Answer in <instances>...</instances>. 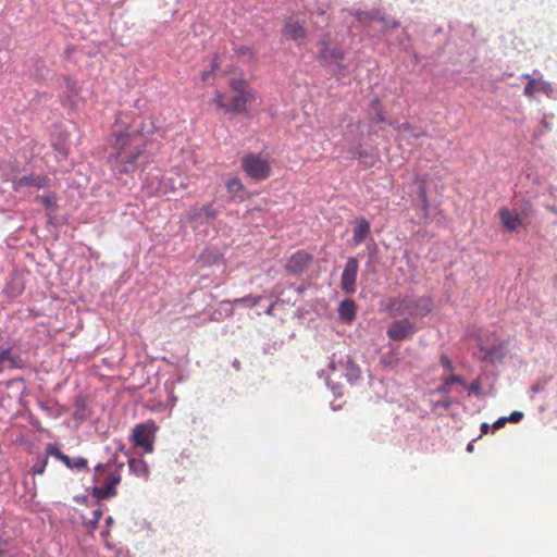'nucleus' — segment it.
<instances>
[{
    "instance_id": "obj_1",
    "label": "nucleus",
    "mask_w": 557,
    "mask_h": 557,
    "mask_svg": "<svg viewBox=\"0 0 557 557\" xmlns=\"http://www.w3.org/2000/svg\"><path fill=\"white\" fill-rule=\"evenodd\" d=\"M157 131L152 117L140 116L125 131L114 135L113 150L109 157L112 170L129 173L136 169L137 159L143 154L148 137Z\"/></svg>"
},
{
    "instance_id": "obj_19",
    "label": "nucleus",
    "mask_w": 557,
    "mask_h": 557,
    "mask_svg": "<svg viewBox=\"0 0 557 557\" xmlns=\"http://www.w3.org/2000/svg\"><path fill=\"white\" fill-rule=\"evenodd\" d=\"M522 77L529 81L523 89L527 97H533L536 92L545 91L549 87L545 81L532 78L529 74H524Z\"/></svg>"
},
{
    "instance_id": "obj_41",
    "label": "nucleus",
    "mask_w": 557,
    "mask_h": 557,
    "mask_svg": "<svg viewBox=\"0 0 557 557\" xmlns=\"http://www.w3.org/2000/svg\"><path fill=\"white\" fill-rule=\"evenodd\" d=\"M59 151H60V153H61L64 158L66 157V151H65V150H63V149H62V150H61V149H59Z\"/></svg>"
},
{
    "instance_id": "obj_18",
    "label": "nucleus",
    "mask_w": 557,
    "mask_h": 557,
    "mask_svg": "<svg viewBox=\"0 0 557 557\" xmlns=\"http://www.w3.org/2000/svg\"><path fill=\"white\" fill-rule=\"evenodd\" d=\"M228 197L234 202L244 201L245 186L238 177L228 180L225 184Z\"/></svg>"
},
{
    "instance_id": "obj_7",
    "label": "nucleus",
    "mask_w": 557,
    "mask_h": 557,
    "mask_svg": "<svg viewBox=\"0 0 557 557\" xmlns=\"http://www.w3.org/2000/svg\"><path fill=\"white\" fill-rule=\"evenodd\" d=\"M416 333V325L408 319L395 320L386 330V335L392 341L410 339Z\"/></svg>"
},
{
    "instance_id": "obj_26",
    "label": "nucleus",
    "mask_w": 557,
    "mask_h": 557,
    "mask_svg": "<svg viewBox=\"0 0 557 557\" xmlns=\"http://www.w3.org/2000/svg\"><path fill=\"white\" fill-rule=\"evenodd\" d=\"M63 82L66 88L67 97H77L79 94L77 82L69 76H64Z\"/></svg>"
},
{
    "instance_id": "obj_20",
    "label": "nucleus",
    "mask_w": 557,
    "mask_h": 557,
    "mask_svg": "<svg viewBox=\"0 0 557 557\" xmlns=\"http://www.w3.org/2000/svg\"><path fill=\"white\" fill-rule=\"evenodd\" d=\"M357 307L354 300L345 299L339 304L338 315L342 321L350 323L356 318Z\"/></svg>"
},
{
    "instance_id": "obj_13",
    "label": "nucleus",
    "mask_w": 557,
    "mask_h": 557,
    "mask_svg": "<svg viewBox=\"0 0 557 557\" xmlns=\"http://www.w3.org/2000/svg\"><path fill=\"white\" fill-rule=\"evenodd\" d=\"M498 216L502 225L507 232H517L519 227L523 225V220L520 214L513 213L507 208H500L498 210Z\"/></svg>"
},
{
    "instance_id": "obj_24",
    "label": "nucleus",
    "mask_w": 557,
    "mask_h": 557,
    "mask_svg": "<svg viewBox=\"0 0 557 557\" xmlns=\"http://www.w3.org/2000/svg\"><path fill=\"white\" fill-rule=\"evenodd\" d=\"M102 517V510L100 507L91 512V518L84 521L85 527L91 532L98 528L99 521Z\"/></svg>"
},
{
    "instance_id": "obj_34",
    "label": "nucleus",
    "mask_w": 557,
    "mask_h": 557,
    "mask_svg": "<svg viewBox=\"0 0 557 557\" xmlns=\"http://www.w3.org/2000/svg\"><path fill=\"white\" fill-rule=\"evenodd\" d=\"M507 422V418L506 417H502V418H498L494 423H493V429L494 430H499L500 428H503Z\"/></svg>"
},
{
    "instance_id": "obj_31",
    "label": "nucleus",
    "mask_w": 557,
    "mask_h": 557,
    "mask_svg": "<svg viewBox=\"0 0 557 557\" xmlns=\"http://www.w3.org/2000/svg\"><path fill=\"white\" fill-rule=\"evenodd\" d=\"M440 363L442 364V367H444L445 369H447L449 371L454 370L453 362L450 361V359L446 355H442L441 356Z\"/></svg>"
},
{
    "instance_id": "obj_42",
    "label": "nucleus",
    "mask_w": 557,
    "mask_h": 557,
    "mask_svg": "<svg viewBox=\"0 0 557 557\" xmlns=\"http://www.w3.org/2000/svg\"><path fill=\"white\" fill-rule=\"evenodd\" d=\"M471 449H472V445H471V444H469V445H468V450H471Z\"/></svg>"
},
{
    "instance_id": "obj_29",
    "label": "nucleus",
    "mask_w": 557,
    "mask_h": 557,
    "mask_svg": "<svg viewBox=\"0 0 557 557\" xmlns=\"http://www.w3.org/2000/svg\"><path fill=\"white\" fill-rule=\"evenodd\" d=\"M48 455L46 454V457L37 465L32 467V472L34 474H42L46 470V467L48 465Z\"/></svg>"
},
{
    "instance_id": "obj_32",
    "label": "nucleus",
    "mask_w": 557,
    "mask_h": 557,
    "mask_svg": "<svg viewBox=\"0 0 557 557\" xmlns=\"http://www.w3.org/2000/svg\"><path fill=\"white\" fill-rule=\"evenodd\" d=\"M507 418V422L518 423L523 418V412L521 411H513L510 413Z\"/></svg>"
},
{
    "instance_id": "obj_33",
    "label": "nucleus",
    "mask_w": 557,
    "mask_h": 557,
    "mask_svg": "<svg viewBox=\"0 0 557 557\" xmlns=\"http://www.w3.org/2000/svg\"><path fill=\"white\" fill-rule=\"evenodd\" d=\"M372 17V14L371 13H367V12H362V11H358L356 13V18L359 21V22H366L368 18H371Z\"/></svg>"
},
{
    "instance_id": "obj_22",
    "label": "nucleus",
    "mask_w": 557,
    "mask_h": 557,
    "mask_svg": "<svg viewBox=\"0 0 557 557\" xmlns=\"http://www.w3.org/2000/svg\"><path fill=\"white\" fill-rule=\"evenodd\" d=\"M15 187L18 188V187H22V186H32V187H36V188H42L45 187L46 185V180L41 176H37V175H25L18 180L15 181Z\"/></svg>"
},
{
    "instance_id": "obj_15",
    "label": "nucleus",
    "mask_w": 557,
    "mask_h": 557,
    "mask_svg": "<svg viewBox=\"0 0 557 557\" xmlns=\"http://www.w3.org/2000/svg\"><path fill=\"white\" fill-rule=\"evenodd\" d=\"M25 362L21 356L12 354L11 348L0 351V371L4 369H23Z\"/></svg>"
},
{
    "instance_id": "obj_5",
    "label": "nucleus",
    "mask_w": 557,
    "mask_h": 557,
    "mask_svg": "<svg viewBox=\"0 0 557 557\" xmlns=\"http://www.w3.org/2000/svg\"><path fill=\"white\" fill-rule=\"evenodd\" d=\"M240 166L245 174L255 181H264L272 172L269 160L253 152L247 153L242 158Z\"/></svg>"
},
{
    "instance_id": "obj_27",
    "label": "nucleus",
    "mask_w": 557,
    "mask_h": 557,
    "mask_svg": "<svg viewBox=\"0 0 557 557\" xmlns=\"http://www.w3.org/2000/svg\"><path fill=\"white\" fill-rule=\"evenodd\" d=\"M187 219L191 223H202L201 209L198 207L190 208L187 213Z\"/></svg>"
},
{
    "instance_id": "obj_25",
    "label": "nucleus",
    "mask_w": 557,
    "mask_h": 557,
    "mask_svg": "<svg viewBox=\"0 0 557 557\" xmlns=\"http://www.w3.org/2000/svg\"><path fill=\"white\" fill-rule=\"evenodd\" d=\"M261 299H262V296H246V297H242V298H236V299L232 300L231 302L234 305L243 304L246 307L253 308L259 305Z\"/></svg>"
},
{
    "instance_id": "obj_40",
    "label": "nucleus",
    "mask_w": 557,
    "mask_h": 557,
    "mask_svg": "<svg viewBox=\"0 0 557 557\" xmlns=\"http://www.w3.org/2000/svg\"><path fill=\"white\" fill-rule=\"evenodd\" d=\"M106 522H107L108 525H111L113 523V518L112 517H108Z\"/></svg>"
},
{
    "instance_id": "obj_21",
    "label": "nucleus",
    "mask_w": 557,
    "mask_h": 557,
    "mask_svg": "<svg viewBox=\"0 0 557 557\" xmlns=\"http://www.w3.org/2000/svg\"><path fill=\"white\" fill-rule=\"evenodd\" d=\"M128 468L129 471L137 478L148 480L149 467L145 460L139 458H132L128 460Z\"/></svg>"
},
{
    "instance_id": "obj_17",
    "label": "nucleus",
    "mask_w": 557,
    "mask_h": 557,
    "mask_svg": "<svg viewBox=\"0 0 557 557\" xmlns=\"http://www.w3.org/2000/svg\"><path fill=\"white\" fill-rule=\"evenodd\" d=\"M394 129H396L400 134H405L406 139H419L426 135V131L422 127L414 126L408 122L405 123H394Z\"/></svg>"
},
{
    "instance_id": "obj_39",
    "label": "nucleus",
    "mask_w": 557,
    "mask_h": 557,
    "mask_svg": "<svg viewBox=\"0 0 557 557\" xmlns=\"http://www.w3.org/2000/svg\"><path fill=\"white\" fill-rule=\"evenodd\" d=\"M210 75H211V72H202L201 79L203 82H206L209 78Z\"/></svg>"
},
{
    "instance_id": "obj_28",
    "label": "nucleus",
    "mask_w": 557,
    "mask_h": 557,
    "mask_svg": "<svg viewBox=\"0 0 557 557\" xmlns=\"http://www.w3.org/2000/svg\"><path fill=\"white\" fill-rule=\"evenodd\" d=\"M202 216L207 219H215L216 218V210L213 208L212 202H208L203 205L201 208Z\"/></svg>"
},
{
    "instance_id": "obj_6",
    "label": "nucleus",
    "mask_w": 557,
    "mask_h": 557,
    "mask_svg": "<svg viewBox=\"0 0 557 557\" xmlns=\"http://www.w3.org/2000/svg\"><path fill=\"white\" fill-rule=\"evenodd\" d=\"M312 261L313 257L311 253L298 250L286 259L284 269L287 273L299 276L309 268Z\"/></svg>"
},
{
    "instance_id": "obj_38",
    "label": "nucleus",
    "mask_w": 557,
    "mask_h": 557,
    "mask_svg": "<svg viewBox=\"0 0 557 557\" xmlns=\"http://www.w3.org/2000/svg\"><path fill=\"white\" fill-rule=\"evenodd\" d=\"M357 154L360 159H362L366 156L360 144L358 145V148H357Z\"/></svg>"
},
{
    "instance_id": "obj_12",
    "label": "nucleus",
    "mask_w": 557,
    "mask_h": 557,
    "mask_svg": "<svg viewBox=\"0 0 557 557\" xmlns=\"http://www.w3.org/2000/svg\"><path fill=\"white\" fill-rule=\"evenodd\" d=\"M282 34L286 39L294 40L297 45L306 44L307 32L304 25L292 17L286 18Z\"/></svg>"
},
{
    "instance_id": "obj_37",
    "label": "nucleus",
    "mask_w": 557,
    "mask_h": 557,
    "mask_svg": "<svg viewBox=\"0 0 557 557\" xmlns=\"http://www.w3.org/2000/svg\"><path fill=\"white\" fill-rule=\"evenodd\" d=\"M488 430H490V424L488 423L484 422V423L481 424V432H482V434H487Z\"/></svg>"
},
{
    "instance_id": "obj_30",
    "label": "nucleus",
    "mask_w": 557,
    "mask_h": 557,
    "mask_svg": "<svg viewBox=\"0 0 557 557\" xmlns=\"http://www.w3.org/2000/svg\"><path fill=\"white\" fill-rule=\"evenodd\" d=\"M468 391L470 393H473L475 395H480L481 394V381L480 379H475L473 380L468 386H467Z\"/></svg>"
},
{
    "instance_id": "obj_9",
    "label": "nucleus",
    "mask_w": 557,
    "mask_h": 557,
    "mask_svg": "<svg viewBox=\"0 0 557 557\" xmlns=\"http://www.w3.org/2000/svg\"><path fill=\"white\" fill-rule=\"evenodd\" d=\"M132 438L134 444L141 447L146 453H151L153 450V435L149 424H137L133 429Z\"/></svg>"
},
{
    "instance_id": "obj_36",
    "label": "nucleus",
    "mask_w": 557,
    "mask_h": 557,
    "mask_svg": "<svg viewBox=\"0 0 557 557\" xmlns=\"http://www.w3.org/2000/svg\"><path fill=\"white\" fill-rule=\"evenodd\" d=\"M373 121H374L375 123H381V122H383V121H384V114H383L381 111H379V112L376 113L375 117L373 119Z\"/></svg>"
},
{
    "instance_id": "obj_2",
    "label": "nucleus",
    "mask_w": 557,
    "mask_h": 557,
    "mask_svg": "<svg viewBox=\"0 0 557 557\" xmlns=\"http://www.w3.org/2000/svg\"><path fill=\"white\" fill-rule=\"evenodd\" d=\"M228 86L235 95L226 99L223 92L216 91L213 97V102L225 113L246 112V104L255 100V95L247 81L243 77H233L230 79Z\"/></svg>"
},
{
    "instance_id": "obj_3",
    "label": "nucleus",
    "mask_w": 557,
    "mask_h": 557,
    "mask_svg": "<svg viewBox=\"0 0 557 557\" xmlns=\"http://www.w3.org/2000/svg\"><path fill=\"white\" fill-rule=\"evenodd\" d=\"M124 463L97 465L94 481L98 485L92 488V496L97 499H109L116 495V486L121 483V470Z\"/></svg>"
},
{
    "instance_id": "obj_14",
    "label": "nucleus",
    "mask_w": 557,
    "mask_h": 557,
    "mask_svg": "<svg viewBox=\"0 0 557 557\" xmlns=\"http://www.w3.org/2000/svg\"><path fill=\"white\" fill-rule=\"evenodd\" d=\"M339 371L349 382H354L361 376L359 366L348 356H341L338 359Z\"/></svg>"
},
{
    "instance_id": "obj_8",
    "label": "nucleus",
    "mask_w": 557,
    "mask_h": 557,
    "mask_svg": "<svg viewBox=\"0 0 557 557\" xmlns=\"http://www.w3.org/2000/svg\"><path fill=\"white\" fill-rule=\"evenodd\" d=\"M359 263L354 257L349 258L345 264L341 276L342 289L346 294H354L357 290V275Z\"/></svg>"
},
{
    "instance_id": "obj_23",
    "label": "nucleus",
    "mask_w": 557,
    "mask_h": 557,
    "mask_svg": "<svg viewBox=\"0 0 557 557\" xmlns=\"http://www.w3.org/2000/svg\"><path fill=\"white\" fill-rule=\"evenodd\" d=\"M455 383L465 384V380L460 375H449L448 377L445 379L444 384L437 388V392L449 393L450 386H453V384H455Z\"/></svg>"
},
{
    "instance_id": "obj_35",
    "label": "nucleus",
    "mask_w": 557,
    "mask_h": 557,
    "mask_svg": "<svg viewBox=\"0 0 557 557\" xmlns=\"http://www.w3.org/2000/svg\"><path fill=\"white\" fill-rule=\"evenodd\" d=\"M329 368L333 372H335L337 370L339 371V363H338V360L335 359V354L333 355V359L329 363Z\"/></svg>"
},
{
    "instance_id": "obj_4",
    "label": "nucleus",
    "mask_w": 557,
    "mask_h": 557,
    "mask_svg": "<svg viewBox=\"0 0 557 557\" xmlns=\"http://www.w3.org/2000/svg\"><path fill=\"white\" fill-rule=\"evenodd\" d=\"M433 308V300L431 297H405V298H392L387 304V310L392 317H425Z\"/></svg>"
},
{
    "instance_id": "obj_16",
    "label": "nucleus",
    "mask_w": 557,
    "mask_h": 557,
    "mask_svg": "<svg viewBox=\"0 0 557 557\" xmlns=\"http://www.w3.org/2000/svg\"><path fill=\"white\" fill-rule=\"evenodd\" d=\"M371 232L370 223L364 218H357L354 221L352 242L355 246L361 245Z\"/></svg>"
},
{
    "instance_id": "obj_11",
    "label": "nucleus",
    "mask_w": 557,
    "mask_h": 557,
    "mask_svg": "<svg viewBox=\"0 0 557 557\" xmlns=\"http://www.w3.org/2000/svg\"><path fill=\"white\" fill-rule=\"evenodd\" d=\"M322 49L318 54V60L323 65L336 64L339 69L345 70L346 65L343 64L345 59V51L341 48H330L327 44H322Z\"/></svg>"
},
{
    "instance_id": "obj_10",
    "label": "nucleus",
    "mask_w": 557,
    "mask_h": 557,
    "mask_svg": "<svg viewBox=\"0 0 557 557\" xmlns=\"http://www.w3.org/2000/svg\"><path fill=\"white\" fill-rule=\"evenodd\" d=\"M46 453L48 456H53L61 462H63L69 469L82 470L86 469L88 461L84 457H69L63 454L59 447L54 444H48L46 446Z\"/></svg>"
}]
</instances>
